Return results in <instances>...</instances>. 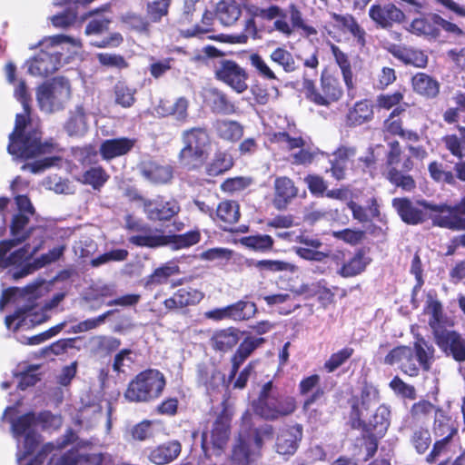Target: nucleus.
I'll use <instances>...</instances> for the list:
<instances>
[{
  "mask_svg": "<svg viewBox=\"0 0 465 465\" xmlns=\"http://www.w3.org/2000/svg\"><path fill=\"white\" fill-rule=\"evenodd\" d=\"M84 461V455L76 450H70L59 457H52L50 465H80Z\"/></svg>",
  "mask_w": 465,
  "mask_h": 465,
  "instance_id": "64",
  "label": "nucleus"
},
{
  "mask_svg": "<svg viewBox=\"0 0 465 465\" xmlns=\"http://www.w3.org/2000/svg\"><path fill=\"white\" fill-rule=\"evenodd\" d=\"M270 59L282 67L285 73H292L298 69L292 54L283 47L274 49L270 54Z\"/></svg>",
  "mask_w": 465,
  "mask_h": 465,
  "instance_id": "51",
  "label": "nucleus"
},
{
  "mask_svg": "<svg viewBox=\"0 0 465 465\" xmlns=\"http://www.w3.org/2000/svg\"><path fill=\"white\" fill-rule=\"evenodd\" d=\"M230 320L244 321L252 318L256 313L257 308L254 302L239 301L229 305Z\"/></svg>",
  "mask_w": 465,
  "mask_h": 465,
  "instance_id": "52",
  "label": "nucleus"
},
{
  "mask_svg": "<svg viewBox=\"0 0 465 465\" xmlns=\"http://www.w3.org/2000/svg\"><path fill=\"white\" fill-rule=\"evenodd\" d=\"M252 407L259 417L274 421L292 415L296 411L297 405L292 396L282 394L270 381L262 385Z\"/></svg>",
  "mask_w": 465,
  "mask_h": 465,
  "instance_id": "5",
  "label": "nucleus"
},
{
  "mask_svg": "<svg viewBox=\"0 0 465 465\" xmlns=\"http://www.w3.org/2000/svg\"><path fill=\"white\" fill-rule=\"evenodd\" d=\"M321 88L323 94L316 88L314 81L307 80V87L304 88L306 97L312 103L321 106H329L339 101L343 94L339 81L330 74H322Z\"/></svg>",
  "mask_w": 465,
  "mask_h": 465,
  "instance_id": "10",
  "label": "nucleus"
},
{
  "mask_svg": "<svg viewBox=\"0 0 465 465\" xmlns=\"http://www.w3.org/2000/svg\"><path fill=\"white\" fill-rule=\"evenodd\" d=\"M252 420V416L251 415ZM247 431L250 434L249 441L253 442L258 449L262 447L265 440H271L273 436V427L270 424H263L258 428H253L251 421V428L247 429Z\"/></svg>",
  "mask_w": 465,
  "mask_h": 465,
  "instance_id": "54",
  "label": "nucleus"
},
{
  "mask_svg": "<svg viewBox=\"0 0 465 465\" xmlns=\"http://www.w3.org/2000/svg\"><path fill=\"white\" fill-rule=\"evenodd\" d=\"M331 53L335 58V61L339 67L341 68L343 81L345 85L347 86L349 92L353 89V80H352V72L351 67V63L349 58L345 53H343L338 46L335 45H331Z\"/></svg>",
  "mask_w": 465,
  "mask_h": 465,
  "instance_id": "47",
  "label": "nucleus"
},
{
  "mask_svg": "<svg viewBox=\"0 0 465 465\" xmlns=\"http://www.w3.org/2000/svg\"><path fill=\"white\" fill-rule=\"evenodd\" d=\"M165 237L166 245L173 250H180L198 243L201 240V233L198 230H193L183 234L165 235Z\"/></svg>",
  "mask_w": 465,
  "mask_h": 465,
  "instance_id": "44",
  "label": "nucleus"
},
{
  "mask_svg": "<svg viewBox=\"0 0 465 465\" xmlns=\"http://www.w3.org/2000/svg\"><path fill=\"white\" fill-rule=\"evenodd\" d=\"M273 206L277 210H284L291 202L297 196L298 188L293 181L287 176L277 177L274 180Z\"/></svg>",
  "mask_w": 465,
  "mask_h": 465,
  "instance_id": "21",
  "label": "nucleus"
},
{
  "mask_svg": "<svg viewBox=\"0 0 465 465\" xmlns=\"http://www.w3.org/2000/svg\"><path fill=\"white\" fill-rule=\"evenodd\" d=\"M302 439V426L295 424L281 430L277 435L275 442V450L280 455H293Z\"/></svg>",
  "mask_w": 465,
  "mask_h": 465,
  "instance_id": "20",
  "label": "nucleus"
},
{
  "mask_svg": "<svg viewBox=\"0 0 465 465\" xmlns=\"http://www.w3.org/2000/svg\"><path fill=\"white\" fill-rule=\"evenodd\" d=\"M230 434V424L226 418L219 417L213 424V428L210 434V440H208V435L203 434L202 448L205 456L208 454V444L213 445V450L216 455L221 454V450L224 448L229 439Z\"/></svg>",
  "mask_w": 465,
  "mask_h": 465,
  "instance_id": "18",
  "label": "nucleus"
},
{
  "mask_svg": "<svg viewBox=\"0 0 465 465\" xmlns=\"http://www.w3.org/2000/svg\"><path fill=\"white\" fill-rule=\"evenodd\" d=\"M373 117L372 104L368 100L357 102L347 114V123L350 125H361Z\"/></svg>",
  "mask_w": 465,
  "mask_h": 465,
  "instance_id": "38",
  "label": "nucleus"
},
{
  "mask_svg": "<svg viewBox=\"0 0 465 465\" xmlns=\"http://www.w3.org/2000/svg\"><path fill=\"white\" fill-rule=\"evenodd\" d=\"M251 428V413L246 411L242 417L239 438L233 446L231 461L232 465H250L249 441L250 434L247 429Z\"/></svg>",
  "mask_w": 465,
  "mask_h": 465,
  "instance_id": "17",
  "label": "nucleus"
},
{
  "mask_svg": "<svg viewBox=\"0 0 465 465\" xmlns=\"http://www.w3.org/2000/svg\"><path fill=\"white\" fill-rule=\"evenodd\" d=\"M182 446L178 440H171L159 445L149 454V460L157 465L172 462L181 453Z\"/></svg>",
  "mask_w": 465,
  "mask_h": 465,
  "instance_id": "29",
  "label": "nucleus"
},
{
  "mask_svg": "<svg viewBox=\"0 0 465 465\" xmlns=\"http://www.w3.org/2000/svg\"><path fill=\"white\" fill-rule=\"evenodd\" d=\"M183 147L179 153V161L188 167L201 165L208 157L211 139L204 127H192L181 134Z\"/></svg>",
  "mask_w": 465,
  "mask_h": 465,
  "instance_id": "7",
  "label": "nucleus"
},
{
  "mask_svg": "<svg viewBox=\"0 0 465 465\" xmlns=\"http://www.w3.org/2000/svg\"><path fill=\"white\" fill-rule=\"evenodd\" d=\"M263 341L264 339L260 337H247L243 340L232 358L230 379H233L236 376L240 366Z\"/></svg>",
  "mask_w": 465,
  "mask_h": 465,
  "instance_id": "27",
  "label": "nucleus"
},
{
  "mask_svg": "<svg viewBox=\"0 0 465 465\" xmlns=\"http://www.w3.org/2000/svg\"><path fill=\"white\" fill-rule=\"evenodd\" d=\"M391 204L401 221L409 225L420 224L430 219L433 225L440 228L465 230V196L456 205L435 204L426 200L414 203L407 197L393 198Z\"/></svg>",
  "mask_w": 465,
  "mask_h": 465,
  "instance_id": "1",
  "label": "nucleus"
},
{
  "mask_svg": "<svg viewBox=\"0 0 465 465\" xmlns=\"http://www.w3.org/2000/svg\"><path fill=\"white\" fill-rule=\"evenodd\" d=\"M38 420L44 429L56 430L62 426L63 420L60 415H54L50 411H44L36 418L33 412H28L17 419H10L11 430L15 439L25 436V451L17 452L16 459L18 465H23L24 460L31 455L38 447L41 440L40 435L33 430V425Z\"/></svg>",
  "mask_w": 465,
  "mask_h": 465,
  "instance_id": "3",
  "label": "nucleus"
},
{
  "mask_svg": "<svg viewBox=\"0 0 465 465\" xmlns=\"http://www.w3.org/2000/svg\"><path fill=\"white\" fill-rule=\"evenodd\" d=\"M213 126L217 136L227 142L235 143L243 135V126L233 120H217Z\"/></svg>",
  "mask_w": 465,
  "mask_h": 465,
  "instance_id": "34",
  "label": "nucleus"
},
{
  "mask_svg": "<svg viewBox=\"0 0 465 465\" xmlns=\"http://www.w3.org/2000/svg\"><path fill=\"white\" fill-rule=\"evenodd\" d=\"M216 78L232 90L241 94L248 88V75L245 70L236 62L232 60H223L215 70Z\"/></svg>",
  "mask_w": 465,
  "mask_h": 465,
  "instance_id": "13",
  "label": "nucleus"
},
{
  "mask_svg": "<svg viewBox=\"0 0 465 465\" xmlns=\"http://www.w3.org/2000/svg\"><path fill=\"white\" fill-rule=\"evenodd\" d=\"M29 219L26 213L14 215L10 225L12 239L0 241V269L22 264L42 249L46 230L43 226L27 228Z\"/></svg>",
  "mask_w": 465,
  "mask_h": 465,
  "instance_id": "2",
  "label": "nucleus"
},
{
  "mask_svg": "<svg viewBox=\"0 0 465 465\" xmlns=\"http://www.w3.org/2000/svg\"><path fill=\"white\" fill-rule=\"evenodd\" d=\"M215 15L223 25H232L242 15L241 5L236 0H221L216 5Z\"/></svg>",
  "mask_w": 465,
  "mask_h": 465,
  "instance_id": "32",
  "label": "nucleus"
},
{
  "mask_svg": "<svg viewBox=\"0 0 465 465\" xmlns=\"http://www.w3.org/2000/svg\"><path fill=\"white\" fill-rule=\"evenodd\" d=\"M415 92L426 97L433 98L440 91L439 83L424 73L416 74L411 80Z\"/></svg>",
  "mask_w": 465,
  "mask_h": 465,
  "instance_id": "40",
  "label": "nucleus"
},
{
  "mask_svg": "<svg viewBox=\"0 0 465 465\" xmlns=\"http://www.w3.org/2000/svg\"><path fill=\"white\" fill-rule=\"evenodd\" d=\"M136 89L125 81H117L113 87L114 104L123 108H131L136 102Z\"/></svg>",
  "mask_w": 465,
  "mask_h": 465,
  "instance_id": "39",
  "label": "nucleus"
},
{
  "mask_svg": "<svg viewBox=\"0 0 465 465\" xmlns=\"http://www.w3.org/2000/svg\"><path fill=\"white\" fill-rule=\"evenodd\" d=\"M370 17L381 27L403 21L404 13L393 4L373 5L369 10Z\"/></svg>",
  "mask_w": 465,
  "mask_h": 465,
  "instance_id": "22",
  "label": "nucleus"
},
{
  "mask_svg": "<svg viewBox=\"0 0 465 465\" xmlns=\"http://www.w3.org/2000/svg\"><path fill=\"white\" fill-rule=\"evenodd\" d=\"M203 298V293L191 287L177 290L172 297L163 302L164 307L169 310L182 309L199 303Z\"/></svg>",
  "mask_w": 465,
  "mask_h": 465,
  "instance_id": "24",
  "label": "nucleus"
},
{
  "mask_svg": "<svg viewBox=\"0 0 465 465\" xmlns=\"http://www.w3.org/2000/svg\"><path fill=\"white\" fill-rule=\"evenodd\" d=\"M240 339L241 331L231 327L216 331L212 341L215 350L228 351L239 342Z\"/></svg>",
  "mask_w": 465,
  "mask_h": 465,
  "instance_id": "37",
  "label": "nucleus"
},
{
  "mask_svg": "<svg viewBox=\"0 0 465 465\" xmlns=\"http://www.w3.org/2000/svg\"><path fill=\"white\" fill-rule=\"evenodd\" d=\"M143 210L151 221H168L180 212V205L176 200L166 202L158 200H145Z\"/></svg>",
  "mask_w": 465,
  "mask_h": 465,
  "instance_id": "19",
  "label": "nucleus"
},
{
  "mask_svg": "<svg viewBox=\"0 0 465 465\" xmlns=\"http://www.w3.org/2000/svg\"><path fill=\"white\" fill-rule=\"evenodd\" d=\"M379 402V392L372 387L366 385L361 394L360 402L358 400H353L351 403L352 416L361 420L363 416V411H368L370 408L375 406Z\"/></svg>",
  "mask_w": 465,
  "mask_h": 465,
  "instance_id": "36",
  "label": "nucleus"
},
{
  "mask_svg": "<svg viewBox=\"0 0 465 465\" xmlns=\"http://www.w3.org/2000/svg\"><path fill=\"white\" fill-rule=\"evenodd\" d=\"M49 50H41L35 56L26 62L28 73L34 76L45 77L56 72L61 66V53L57 47L61 45H70L80 47V41L64 35L50 36L45 40Z\"/></svg>",
  "mask_w": 465,
  "mask_h": 465,
  "instance_id": "6",
  "label": "nucleus"
},
{
  "mask_svg": "<svg viewBox=\"0 0 465 465\" xmlns=\"http://www.w3.org/2000/svg\"><path fill=\"white\" fill-rule=\"evenodd\" d=\"M411 349L420 368L425 371H430L435 351L433 346L424 338L417 337Z\"/></svg>",
  "mask_w": 465,
  "mask_h": 465,
  "instance_id": "41",
  "label": "nucleus"
},
{
  "mask_svg": "<svg viewBox=\"0 0 465 465\" xmlns=\"http://www.w3.org/2000/svg\"><path fill=\"white\" fill-rule=\"evenodd\" d=\"M241 243L249 249L264 252L272 248L273 239L267 234L252 235L242 238Z\"/></svg>",
  "mask_w": 465,
  "mask_h": 465,
  "instance_id": "56",
  "label": "nucleus"
},
{
  "mask_svg": "<svg viewBox=\"0 0 465 465\" xmlns=\"http://www.w3.org/2000/svg\"><path fill=\"white\" fill-rule=\"evenodd\" d=\"M205 97L213 113L229 115L236 111L235 105L228 99L227 95L217 88L208 89Z\"/></svg>",
  "mask_w": 465,
  "mask_h": 465,
  "instance_id": "31",
  "label": "nucleus"
},
{
  "mask_svg": "<svg viewBox=\"0 0 465 465\" xmlns=\"http://www.w3.org/2000/svg\"><path fill=\"white\" fill-rule=\"evenodd\" d=\"M424 313L429 316L428 324L431 330L432 336L447 329L448 326H453V323L444 313L443 305L437 299L436 295L427 294Z\"/></svg>",
  "mask_w": 465,
  "mask_h": 465,
  "instance_id": "16",
  "label": "nucleus"
},
{
  "mask_svg": "<svg viewBox=\"0 0 465 465\" xmlns=\"http://www.w3.org/2000/svg\"><path fill=\"white\" fill-rule=\"evenodd\" d=\"M353 353V349L346 347L339 351L332 353L331 357L325 361L324 369L328 372H332L340 366H341Z\"/></svg>",
  "mask_w": 465,
  "mask_h": 465,
  "instance_id": "61",
  "label": "nucleus"
},
{
  "mask_svg": "<svg viewBox=\"0 0 465 465\" xmlns=\"http://www.w3.org/2000/svg\"><path fill=\"white\" fill-rule=\"evenodd\" d=\"M410 440L417 453L423 454L431 443L430 433L425 428H416L413 430Z\"/></svg>",
  "mask_w": 465,
  "mask_h": 465,
  "instance_id": "57",
  "label": "nucleus"
},
{
  "mask_svg": "<svg viewBox=\"0 0 465 465\" xmlns=\"http://www.w3.org/2000/svg\"><path fill=\"white\" fill-rule=\"evenodd\" d=\"M165 384L164 375L161 371L145 370L129 382L124 398L130 402H149L160 397Z\"/></svg>",
  "mask_w": 465,
  "mask_h": 465,
  "instance_id": "8",
  "label": "nucleus"
},
{
  "mask_svg": "<svg viewBox=\"0 0 465 465\" xmlns=\"http://www.w3.org/2000/svg\"><path fill=\"white\" fill-rule=\"evenodd\" d=\"M333 17L345 31L353 35L360 45L363 46L365 45V31L351 15H341L335 14Z\"/></svg>",
  "mask_w": 465,
  "mask_h": 465,
  "instance_id": "49",
  "label": "nucleus"
},
{
  "mask_svg": "<svg viewBox=\"0 0 465 465\" xmlns=\"http://www.w3.org/2000/svg\"><path fill=\"white\" fill-rule=\"evenodd\" d=\"M177 273H179V267L176 264L166 263L154 270L149 277L148 283L162 284L165 282L169 277Z\"/></svg>",
  "mask_w": 465,
  "mask_h": 465,
  "instance_id": "58",
  "label": "nucleus"
},
{
  "mask_svg": "<svg viewBox=\"0 0 465 465\" xmlns=\"http://www.w3.org/2000/svg\"><path fill=\"white\" fill-rule=\"evenodd\" d=\"M216 215L225 224H234L240 218L239 204L235 201H223L217 206Z\"/></svg>",
  "mask_w": 465,
  "mask_h": 465,
  "instance_id": "46",
  "label": "nucleus"
},
{
  "mask_svg": "<svg viewBox=\"0 0 465 465\" xmlns=\"http://www.w3.org/2000/svg\"><path fill=\"white\" fill-rule=\"evenodd\" d=\"M171 5V0H153L146 5V14L153 23H159L166 16Z\"/></svg>",
  "mask_w": 465,
  "mask_h": 465,
  "instance_id": "55",
  "label": "nucleus"
},
{
  "mask_svg": "<svg viewBox=\"0 0 465 465\" xmlns=\"http://www.w3.org/2000/svg\"><path fill=\"white\" fill-rule=\"evenodd\" d=\"M134 145V141L122 137L107 139L100 145V153L105 160H110L127 153Z\"/></svg>",
  "mask_w": 465,
  "mask_h": 465,
  "instance_id": "28",
  "label": "nucleus"
},
{
  "mask_svg": "<svg viewBox=\"0 0 465 465\" xmlns=\"http://www.w3.org/2000/svg\"><path fill=\"white\" fill-rule=\"evenodd\" d=\"M438 348L459 363L465 361V339L455 330L445 329L433 335Z\"/></svg>",
  "mask_w": 465,
  "mask_h": 465,
  "instance_id": "12",
  "label": "nucleus"
},
{
  "mask_svg": "<svg viewBox=\"0 0 465 465\" xmlns=\"http://www.w3.org/2000/svg\"><path fill=\"white\" fill-rule=\"evenodd\" d=\"M28 113L17 114L14 131L9 134L8 153L16 158L31 159L51 153L54 143L52 142L41 143V135L37 130L26 132Z\"/></svg>",
  "mask_w": 465,
  "mask_h": 465,
  "instance_id": "4",
  "label": "nucleus"
},
{
  "mask_svg": "<svg viewBox=\"0 0 465 465\" xmlns=\"http://www.w3.org/2000/svg\"><path fill=\"white\" fill-rule=\"evenodd\" d=\"M288 14L290 16V20L292 22V25L293 28H299L304 31L308 35H315L317 33L316 29L311 25L305 24L302 12L295 5H290L288 6Z\"/></svg>",
  "mask_w": 465,
  "mask_h": 465,
  "instance_id": "62",
  "label": "nucleus"
},
{
  "mask_svg": "<svg viewBox=\"0 0 465 465\" xmlns=\"http://www.w3.org/2000/svg\"><path fill=\"white\" fill-rule=\"evenodd\" d=\"M75 440V435L72 430H68L64 435V438L62 441L58 440L56 444L53 442H48L43 446L41 450L37 453V455L30 460L26 465H42L44 460L48 453H50L54 448L63 449L67 444L74 442Z\"/></svg>",
  "mask_w": 465,
  "mask_h": 465,
  "instance_id": "50",
  "label": "nucleus"
},
{
  "mask_svg": "<svg viewBox=\"0 0 465 465\" xmlns=\"http://www.w3.org/2000/svg\"><path fill=\"white\" fill-rule=\"evenodd\" d=\"M429 172L431 178L436 182H443L448 184H455V175L451 171L444 170L442 165L437 162H432L429 164Z\"/></svg>",
  "mask_w": 465,
  "mask_h": 465,
  "instance_id": "63",
  "label": "nucleus"
},
{
  "mask_svg": "<svg viewBox=\"0 0 465 465\" xmlns=\"http://www.w3.org/2000/svg\"><path fill=\"white\" fill-rule=\"evenodd\" d=\"M390 414L386 406L378 407L369 421L370 430L380 437L383 436L390 426Z\"/></svg>",
  "mask_w": 465,
  "mask_h": 465,
  "instance_id": "45",
  "label": "nucleus"
},
{
  "mask_svg": "<svg viewBox=\"0 0 465 465\" xmlns=\"http://www.w3.org/2000/svg\"><path fill=\"white\" fill-rule=\"evenodd\" d=\"M64 130L70 136H82L87 131L86 114L82 105H77L69 113Z\"/></svg>",
  "mask_w": 465,
  "mask_h": 465,
  "instance_id": "35",
  "label": "nucleus"
},
{
  "mask_svg": "<svg viewBox=\"0 0 465 465\" xmlns=\"http://www.w3.org/2000/svg\"><path fill=\"white\" fill-rule=\"evenodd\" d=\"M390 53L405 64L415 67H425L428 63L427 55L417 49L404 45H393L389 49Z\"/></svg>",
  "mask_w": 465,
  "mask_h": 465,
  "instance_id": "26",
  "label": "nucleus"
},
{
  "mask_svg": "<svg viewBox=\"0 0 465 465\" xmlns=\"http://www.w3.org/2000/svg\"><path fill=\"white\" fill-rule=\"evenodd\" d=\"M370 262V260L365 256L362 251H358L353 257L346 262L338 273L342 277H353L363 272Z\"/></svg>",
  "mask_w": 465,
  "mask_h": 465,
  "instance_id": "43",
  "label": "nucleus"
},
{
  "mask_svg": "<svg viewBox=\"0 0 465 465\" xmlns=\"http://www.w3.org/2000/svg\"><path fill=\"white\" fill-rule=\"evenodd\" d=\"M107 173L102 167H92L83 174L84 183L90 184L94 189H99L108 179Z\"/></svg>",
  "mask_w": 465,
  "mask_h": 465,
  "instance_id": "59",
  "label": "nucleus"
},
{
  "mask_svg": "<svg viewBox=\"0 0 465 465\" xmlns=\"http://www.w3.org/2000/svg\"><path fill=\"white\" fill-rule=\"evenodd\" d=\"M272 140L281 144H284L288 149L292 150L295 148H302L297 153H292V163L294 164H310L313 162L318 153L324 154L318 149L309 150L303 149L305 144L302 137H291L286 132H278L273 134Z\"/></svg>",
  "mask_w": 465,
  "mask_h": 465,
  "instance_id": "14",
  "label": "nucleus"
},
{
  "mask_svg": "<svg viewBox=\"0 0 465 465\" xmlns=\"http://www.w3.org/2000/svg\"><path fill=\"white\" fill-rule=\"evenodd\" d=\"M356 154L355 147L341 146L332 153V158L329 160L331 167L327 172H331V176L338 180H343L346 176L348 162Z\"/></svg>",
  "mask_w": 465,
  "mask_h": 465,
  "instance_id": "25",
  "label": "nucleus"
},
{
  "mask_svg": "<svg viewBox=\"0 0 465 465\" xmlns=\"http://www.w3.org/2000/svg\"><path fill=\"white\" fill-rule=\"evenodd\" d=\"M233 165L232 156L224 152H217L213 161L207 165V173L211 176H217L228 171Z\"/></svg>",
  "mask_w": 465,
  "mask_h": 465,
  "instance_id": "53",
  "label": "nucleus"
},
{
  "mask_svg": "<svg viewBox=\"0 0 465 465\" xmlns=\"http://www.w3.org/2000/svg\"><path fill=\"white\" fill-rule=\"evenodd\" d=\"M143 175L154 183H165L173 177V169L169 165H159L150 162L144 164L143 168Z\"/></svg>",
  "mask_w": 465,
  "mask_h": 465,
  "instance_id": "42",
  "label": "nucleus"
},
{
  "mask_svg": "<svg viewBox=\"0 0 465 465\" xmlns=\"http://www.w3.org/2000/svg\"><path fill=\"white\" fill-rule=\"evenodd\" d=\"M71 84L67 78L58 76L41 84L36 90L40 109L47 114L63 110L71 98Z\"/></svg>",
  "mask_w": 465,
  "mask_h": 465,
  "instance_id": "9",
  "label": "nucleus"
},
{
  "mask_svg": "<svg viewBox=\"0 0 465 465\" xmlns=\"http://www.w3.org/2000/svg\"><path fill=\"white\" fill-rule=\"evenodd\" d=\"M129 242L138 247L157 248L166 245V237L146 225L139 233L131 236Z\"/></svg>",
  "mask_w": 465,
  "mask_h": 465,
  "instance_id": "30",
  "label": "nucleus"
},
{
  "mask_svg": "<svg viewBox=\"0 0 465 465\" xmlns=\"http://www.w3.org/2000/svg\"><path fill=\"white\" fill-rule=\"evenodd\" d=\"M197 382L207 392L215 391L223 385L224 376L213 363H200L196 369Z\"/></svg>",
  "mask_w": 465,
  "mask_h": 465,
  "instance_id": "23",
  "label": "nucleus"
},
{
  "mask_svg": "<svg viewBox=\"0 0 465 465\" xmlns=\"http://www.w3.org/2000/svg\"><path fill=\"white\" fill-rule=\"evenodd\" d=\"M103 418L101 407L98 405L84 406L77 414L76 422L83 428H93Z\"/></svg>",
  "mask_w": 465,
  "mask_h": 465,
  "instance_id": "48",
  "label": "nucleus"
},
{
  "mask_svg": "<svg viewBox=\"0 0 465 465\" xmlns=\"http://www.w3.org/2000/svg\"><path fill=\"white\" fill-rule=\"evenodd\" d=\"M97 60L103 66L115 68L118 70L125 69L129 66L125 58L117 54L99 53L96 54Z\"/></svg>",
  "mask_w": 465,
  "mask_h": 465,
  "instance_id": "60",
  "label": "nucleus"
},
{
  "mask_svg": "<svg viewBox=\"0 0 465 465\" xmlns=\"http://www.w3.org/2000/svg\"><path fill=\"white\" fill-rule=\"evenodd\" d=\"M438 15L428 14L415 18L410 25V31L417 35L437 37L440 30L437 27Z\"/></svg>",
  "mask_w": 465,
  "mask_h": 465,
  "instance_id": "33",
  "label": "nucleus"
},
{
  "mask_svg": "<svg viewBox=\"0 0 465 465\" xmlns=\"http://www.w3.org/2000/svg\"><path fill=\"white\" fill-rule=\"evenodd\" d=\"M390 151L387 154L386 179L396 187L405 192H412L416 188V182L410 174L402 173L398 169L401 149L399 142L394 141L389 143Z\"/></svg>",
  "mask_w": 465,
  "mask_h": 465,
  "instance_id": "11",
  "label": "nucleus"
},
{
  "mask_svg": "<svg viewBox=\"0 0 465 465\" xmlns=\"http://www.w3.org/2000/svg\"><path fill=\"white\" fill-rule=\"evenodd\" d=\"M64 246H56L50 250L47 253L42 254L33 262H28L29 259L23 262L22 264H11L14 268L9 271L15 280H18L34 272L47 264L56 262L63 255Z\"/></svg>",
  "mask_w": 465,
  "mask_h": 465,
  "instance_id": "15",
  "label": "nucleus"
}]
</instances>
